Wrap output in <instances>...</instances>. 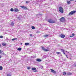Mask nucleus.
Returning a JSON list of instances; mask_svg holds the SVG:
<instances>
[{
  "mask_svg": "<svg viewBox=\"0 0 76 76\" xmlns=\"http://www.w3.org/2000/svg\"><path fill=\"white\" fill-rule=\"evenodd\" d=\"M58 10L59 12L61 13H63L64 12L63 8L61 7H59Z\"/></svg>",
  "mask_w": 76,
  "mask_h": 76,
  "instance_id": "1",
  "label": "nucleus"
},
{
  "mask_svg": "<svg viewBox=\"0 0 76 76\" xmlns=\"http://www.w3.org/2000/svg\"><path fill=\"white\" fill-rule=\"evenodd\" d=\"M48 21L49 23H54L55 22V21L52 20L51 19L48 20Z\"/></svg>",
  "mask_w": 76,
  "mask_h": 76,
  "instance_id": "2",
  "label": "nucleus"
},
{
  "mask_svg": "<svg viewBox=\"0 0 76 76\" xmlns=\"http://www.w3.org/2000/svg\"><path fill=\"white\" fill-rule=\"evenodd\" d=\"M76 11H72L71 12H70L69 13V15H72L74 14V13H76Z\"/></svg>",
  "mask_w": 76,
  "mask_h": 76,
  "instance_id": "3",
  "label": "nucleus"
},
{
  "mask_svg": "<svg viewBox=\"0 0 76 76\" xmlns=\"http://www.w3.org/2000/svg\"><path fill=\"white\" fill-rule=\"evenodd\" d=\"M60 20L61 22H64V20H65V18H64V17H62L60 19Z\"/></svg>",
  "mask_w": 76,
  "mask_h": 76,
  "instance_id": "4",
  "label": "nucleus"
},
{
  "mask_svg": "<svg viewBox=\"0 0 76 76\" xmlns=\"http://www.w3.org/2000/svg\"><path fill=\"white\" fill-rule=\"evenodd\" d=\"M20 7H21L22 9H24V10H26L28 9V8H27V7L24 6H20Z\"/></svg>",
  "mask_w": 76,
  "mask_h": 76,
  "instance_id": "5",
  "label": "nucleus"
},
{
  "mask_svg": "<svg viewBox=\"0 0 76 76\" xmlns=\"http://www.w3.org/2000/svg\"><path fill=\"white\" fill-rule=\"evenodd\" d=\"M42 49L44 51H49V50L45 49V48H44V47H42Z\"/></svg>",
  "mask_w": 76,
  "mask_h": 76,
  "instance_id": "6",
  "label": "nucleus"
},
{
  "mask_svg": "<svg viewBox=\"0 0 76 76\" xmlns=\"http://www.w3.org/2000/svg\"><path fill=\"white\" fill-rule=\"evenodd\" d=\"M36 61L38 62H40V61H41V59L38 58L36 60Z\"/></svg>",
  "mask_w": 76,
  "mask_h": 76,
  "instance_id": "7",
  "label": "nucleus"
},
{
  "mask_svg": "<svg viewBox=\"0 0 76 76\" xmlns=\"http://www.w3.org/2000/svg\"><path fill=\"white\" fill-rule=\"evenodd\" d=\"M15 12H19V10H18V9L17 8H15L14 10Z\"/></svg>",
  "mask_w": 76,
  "mask_h": 76,
  "instance_id": "8",
  "label": "nucleus"
},
{
  "mask_svg": "<svg viewBox=\"0 0 76 76\" xmlns=\"http://www.w3.org/2000/svg\"><path fill=\"white\" fill-rule=\"evenodd\" d=\"M61 38H64V37H65V35L64 34H61Z\"/></svg>",
  "mask_w": 76,
  "mask_h": 76,
  "instance_id": "9",
  "label": "nucleus"
},
{
  "mask_svg": "<svg viewBox=\"0 0 76 76\" xmlns=\"http://www.w3.org/2000/svg\"><path fill=\"white\" fill-rule=\"evenodd\" d=\"M66 3L68 4H70V1H66Z\"/></svg>",
  "mask_w": 76,
  "mask_h": 76,
  "instance_id": "10",
  "label": "nucleus"
},
{
  "mask_svg": "<svg viewBox=\"0 0 76 76\" xmlns=\"http://www.w3.org/2000/svg\"><path fill=\"white\" fill-rule=\"evenodd\" d=\"M18 50V51H21V50H22V48H18L17 49Z\"/></svg>",
  "mask_w": 76,
  "mask_h": 76,
  "instance_id": "11",
  "label": "nucleus"
},
{
  "mask_svg": "<svg viewBox=\"0 0 76 76\" xmlns=\"http://www.w3.org/2000/svg\"><path fill=\"white\" fill-rule=\"evenodd\" d=\"M2 45H3V46H6V43H3L2 44Z\"/></svg>",
  "mask_w": 76,
  "mask_h": 76,
  "instance_id": "12",
  "label": "nucleus"
},
{
  "mask_svg": "<svg viewBox=\"0 0 76 76\" xmlns=\"http://www.w3.org/2000/svg\"><path fill=\"white\" fill-rule=\"evenodd\" d=\"M25 45H29V43H26L25 44Z\"/></svg>",
  "mask_w": 76,
  "mask_h": 76,
  "instance_id": "13",
  "label": "nucleus"
},
{
  "mask_svg": "<svg viewBox=\"0 0 76 76\" xmlns=\"http://www.w3.org/2000/svg\"><path fill=\"white\" fill-rule=\"evenodd\" d=\"M14 23H13V22H12L11 23V25H12V26H14Z\"/></svg>",
  "mask_w": 76,
  "mask_h": 76,
  "instance_id": "14",
  "label": "nucleus"
},
{
  "mask_svg": "<svg viewBox=\"0 0 76 76\" xmlns=\"http://www.w3.org/2000/svg\"><path fill=\"white\" fill-rule=\"evenodd\" d=\"M44 37H48V35H44Z\"/></svg>",
  "mask_w": 76,
  "mask_h": 76,
  "instance_id": "15",
  "label": "nucleus"
},
{
  "mask_svg": "<svg viewBox=\"0 0 76 76\" xmlns=\"http://www.w3.org/2000/svg\"><path fill=\"white\" fill-rule=\"evenodd\" d=\"M66 73L65 72H64L63 73V75H64V76H65V75H66Z\"/></svg>",
  "mask_w": 76,
  "mask_h": 76,
  "instance_id": "16",
  "label": "nucleus"
},
{
  "mask_svg": "<svg viewBox=\"0 0 76 76\" xmlns=\"http://www.w3.org/2000/svg\"><path fill=\"white\" fill-rule=\"evenodd\" d=\"M32 70H36V68H32Z\"/></svg>",
  "mask_w": 76,
  "mask_h": 76,
  "instance_id": "17",
  "label": "nucleus"
},
{
  "mask_svg": "<svg viewBox=\"0 0 76 76\" xmlns=\"http://www.w3.org/2000/svg\"><path fill=\"white\" fill-rule=\"evenodd\" d=\"M68 75H72V73L70 72H68L67 73Z\"/></svg>",
  "mask_w": 76,
  "mask_h": 76,
  "instance_id": "18",
  "label": "nucleus"
},
{
  "mask_svg": "<svg viewBox=\"0 0 76 76\" xmlns=\"http://www.w3.org/2000/svg\"><path fill=\"white\" fill-rule=\"evenodd\" d=\"M31 28L32 29H35V27L34 26H31Z\"/></svg>",
  "mask_w": 76,
  "mask_h": 76,
  "instance_id": "19",
  "label": "nucleus"
},
{
  "mask_svg": "<svg viewBox=\"0 0 76 76\" xmlns=\"http://www.w3.org/2000/svg\"><path fill=\"white\" fill-rule=\"evenodd\" d=\"M3 69V67L2 66H0V70H1Z\"/></svg>",
  "mask_w": 76,
  "mask_h": 76,
  "instance_id": "20",
  "label": "nucleus"
},
{
  "mask_svg": "<svg viewBox=\"0 0 76 76\" xmlns=\"http://www.w3.org/2000/svg\"><path fill=\"white\" fill-rule=\"evenodd\" d=\"M56 53H57L58 54H61V53H60V52H56Z\"/></svg>",
  "mask_w": 76,
  "mask_h": 76,
  "instance_id": "21",
  "label": "nucleus"
},
{
  "mask_svg": "<svg viewBox=\"0 0 76 76\" xmlns=\"http://www.w3.org/2000/svg\"><path fill=\"white\" fill-rule=\"evenodd\" d=\"M15 39H16V38H14V39H12V41H14V40H15Z\"/></svg>",
  "mask_w": 76,
  "mask_h": 76,
  "instance_id": "22",
  "label": "nucleus"
},
{
  "mask_svg": "<svg viewBox=\"0 0 76 76\" xmlns=\"http://www.w3.org/2000/svg\"><path fill=\"white\" fill-rule=\"evenodd\" d=\"M10 10L11 12H13L14 10H13V8H11V9Z\"/></svg>",
  "mask_w": 76,
  "mask_h": 76,
  "instance_id": "23",
  "label": "nucleus"
},
{
  "mask_svg": "<svg viewBox=\"0 0 76 76\" xmlns=\"http://www.w3.org/2000/svg\"><path fill=\"white\" fill-rule=\"evenodd\" d=\"M50 70L51 71V72L53 73L54 70L53 69H50Z\"/></svg>",
  "mask_w": 76,
  "mask_h": 76,
  "instance_id": "24",
  "label": "nucleus"
},
{
  "mask_svg": "<svg viewBox=\"0 0 76 76\" xmlns=\"http://www.w3.org/2000/svg\"><path fill=\"white\" fill-rule=\"evenodd\" d=\"M61 50L62 52H64V50L63 49H61Z\"/></svg>",
  "mask_w": 76,
  "mask_h": 76,
  "instance_id": "25",
  "label": "nucleus"
},
{
  "mask_svg": "<svg viewBox=\"0 0 76 76\" xmlns=\"http://www.w3.org/2000/svg\"><path fill=\"white\" fill-rule=\"evenodd\" d=\"M7 76H11V75L10 74H7Z\"/></svg>",
  "mask_w": 76,
  "mask_h": 76,
  "instance_id": "26",
  "label": "nucleus"
},
{
  "mask_svg": "<svg viewBox=\"0 0 76 76\" xmlns=\"http://www.w3.org/2000/svg\"><path fill=\"white\" fill-rule=\"evenodd\" d=\"M0 38H3V36H0Z\"/></svg>",
  "mask_w": 76,
  "mask_h": 76,
  "instance_id": "27",
  "label": "nucleus"
},
{
  "mask_svg": "<svg viewBox=\"0 0 76 76\" xmlns=\"http://www.w3.org/2000/svg\"><path fill=\"white\" fill-rule=\"evenodd\" d=\"M30 37H32V34H30Z\"/></svg>",
  "mask_w": 76,
  "mask_h": 76,
  "instance_id": "28",
  "label": "nucleus"
},
{
  "mask_svg": "<svg viewBox=\"0 0 76 76\" xmlns=\"http://www.w3.org/2000/svg\"><path fill=\"white\" fill-rule=\"evenodd\" d=\"M52 73H56V71L54 70L53 71V72Z\"/></svg>",
  "mask_w": 76,
  "mask_h": 76,
  "instance_id": "29",
  "label": "nucleus"
},
{
  "mask_svg": "<svg viewBox=\"0 0 76 76\" xmlns=\"http://www.w3.org/2000/svg\"><path fill=\"white\" fill-rule=\"evenodd\" d=\"M72 36H73V37H74V35H75V34L73 33V34H72Z\"/></svg>",
  "mask_w": 76,
  "mask_h": 76,
  "instance_id": "30",
  "label": "nucleus"
},
{
  "mask_svg": "<svg viewBox=\"0 0 76 76\" xmlns=\"http://www.w3.org/2000/svg\"><path fill=\"white\" fill-rule=\"evenodd\" d=\"M27 69L28 70H29V69H30V67H27Z\"/></svg>",
  "mask_w": 76,
  "mask_h": 76,
  "instance_id": "31",
  "label": "nucleus"
},
{
  "mask_svg": "<svg viewBox=\"0 0 76 76\" xmlns=\"http://www.w3.org/2000/svg\"><path fill=\"white\" fill-rule=\"evenodd\" d=\"M26 3H29V1H26Z\"/></svg>",
  "mask_w": 76,
  "mask_h": 76,
  "instance_id": "32",
  "label": "nucleus"
},
{
  "mask_svg": "<svg viewBox=\"0 0 76 76\" xmlns=\"http://www.w3.org/2000/svg\"><path fill=\"white\" fill-rule=\"evenodd\" d=\"M73 36H70V37H71V38H72V37H73Z\"/></svg>",
  "mask_w": 76,
  "mask_h": 76,
  "instance_id": "33",
  "label": "nucleus"
},
{
  "mask_svg": "<svg viewBox=\"0 0 76 76\" xmlns=\"http://www.w3.org/2000/svg\"><path fill=\"white\" fill-rule=\"evenodd\" d=\"M64 61H66V59H64Z\"/></svg>",
  "mask_w": 76,
  "mask_h": 76,
  "instance_id": "34",
  "label": "nucleus"
},
{
  "mask_svg": "<svg viewBox=\"0 0 76 76\" xmlns=\"http://www.w3.org/2000/svg\"><path fill=\"white\" fill-rule=\"evenodd\" d=\"M6 39H8V40H9V39H8V38L7 37L6 38Z\"/></svg>",
  "mask_w": 76,
  "mask_h": 76,
  "instance_id": "35",
  "label": "nucleus"
},
{
  "mask_svg": "<svg viewBox=\"0 0 76 76\" xmlns=\"http://www.w3.org/2000/svg\"><path fill=\"white\" fill-rule=\"evenodd\" d=\"M0 53H1V50H0Z\"/></svg>",
  "mask_w": 76,
  "mask_h": 76,
  "instance_id": "36",
  "label": "nucleus"
},
{
  "mask_svg": "<svg viewBox=\"0 0 76 76\" xmlns=\"http://www.w3.org/2000/svg\"><path fill=\"white\" fill-rule=\"evenodd\" d=\"M2 54L3 55H4V53H3Z\"/></svg>",
  "mask_w": 76,
  "mask_h": 76,
  "instance_id": "37",
  "label": "nucleus"
},
{
  "mask_svg": "<svg viewBox=\"0 0 76 76\" xmlns=\"http://www.w3.org/2000/svg\"><path fill=\"white\" fill-rule=\"evenodd\" d=\"M70 0V1H72V0L74 1V0Z\"/></svg>",
  "mask_w": 76,
  "mask_h": 76,
  "instance_id": "38",
  "label": "nucleus"
},
{
  "mask_svg": "<svg viewBox=\"0 0 76 76\" xmlns=\"http://www.w3.org/2000/svg\"><path fill=\"white\" fill-rule=\"evenodd\" d=\"M63 53H64V54H65V53L64 52H63Z\"/></svg>",
  "mask_w": 76,
  "mask_h": 76,
  "instance_id": "39",
  "label": "nucleus"
},
{
  "mask_svg": "<svg viewBox=\"0 0 76 76\" xmlns=\"http://www.w3.org/2000/svg\"><path fill=\"white\" fill-rule=\"evenodd\" d=\"M1 56L0 55V58H1Z\"/></svg>",
  "mask_w": 76,
  "mask_h": 76,
  "instance_id": "40",
  "label": "nucleus"
},
{
  "mask_svg": "<svg viewBox=\"0 0 76 76\" xmlns=\"http://www.w3.org/2000/svg\"><path fill=\"white\" fill-rule=\"evenodd\" d=\"M34 72H37V70H35V71H34Z\"/></svg>",
  "mask_w": 76,
  "mask_h": 76,
  "instance_id": "41",
  "label": "nucleus"
},
{
  "mask_svg": "<svg viewBox=\"0 0 76 76\" xmlns=\"http://www.w3.org/2000/svg\"><path fill=\"white\" fill-rule=\"evenodd\" d=\"M70 60H72V58H70Z\"/></svg>",
  "mask_w": 76,
  "mask_h": 76,
  "instance_id": "42",
  "label": "nucleus"
},
{
  "mask_svg": "<svg viewBox=\"0 0 76 76\" xmlns=\"http://www.w3.org/2000/svg\"><path fill=\"white\" fill-rule=\"evenodd\" d=\"M38 32H39V31H38V32L37 31V33H38Z\"/></svg>",
  "mask_w": 76,
  "mask_h": 76,
  "instance_id": "43",
  "label": "nucleus"
},
{
  "mask_svg": "<svg viewBox=\"0 0 76 76\" xmlns=\"http://www.w3.org/2000/svg\"><path fill=\"white\" fill-rule=\"evenodd\" d=\"M47 49H48V48L47 47Z\"/></svg>",
  "mask_w": 76,
  "mask_h": 76,
  "instance_id": "44",
  "label": "nucleus"
},
{
  "mask_svg": "<svg viewBox=\"0 0 76 76\" xmlns=\"http://www.w3.org/2000/svg\"><path fill=\"white\" fill-rule=\"evenodd\" d=\"M0 47H1V44H0Z\"/></svg>",
  "mask_w": 76,
  "mask_h": 76,
  "instance_id": "45",
  "label": "nucleus"
},
{
  "mask_svg": "<svg viewBox=\"0 0 76 76\" xmlns=\"http://www.w3.org/2000/svg\"><path fill=\"white\" fill-rule=\"evenodd\" d=\"M35 56H34V58H35Z\"/></svg>",
  "mask_w": 76,
  "mask_h": 76,
  "instance_id": "46",
  "label": "nucleus"
},
{
  "mask_svg": "<svg viewBox=\"0 0 76 76\" xmlns=\"http://www.w3.org/2000/svg\"><path fill=\"white\" fill-rule=\"evenodd\" d=\"M42 68H43V66H42Z\"/></svg>",
  "mask_w": 76,
  "mask_h": 76,
  "instance_id": "47",
  "label": "nucleus"
},
{
  "mask_svg": "<svg viewBox=\"0 0 76 76\" xmlns=\"http://www.w3.org/2000/svg\"><path fill=\"white\" fill-rule=\"evenodd\" d=\"M66 57H67V55H66Z\"/></svg>",
  "mask_w": 76,
  "mask_h": 76,
  "instance_id": "48",
  "label": "nucleus"
},
{
  "mask_svg": "<svg viewBox=\"0 0 76 76\" xmlns=\"http://www.w3.org/2000/svg\"><path fill=\"white\" fill-rule=\"evenodd\" d=\"M75 2H76V1H75Z\"/></svg>",
  "mask_w": 76,
  "mask_h": 76,
  "instance_id": "49",
  "label": "nucleus"
},
{
  "mask_svg": "<svg viewBox=\"0 0 76 76\" xmlns=\"http://www.w3.org/2000/svg\"><path fill=\"white\" fill-rule=\"evenodd\" d=\"M21 44H22V43H21Z\"/></svg>",
  "mask_w": 76,
  "mask_h": 76,
  "instance_id": "50",
  "label": "nucleus"
},
{
  "mask_svg": "<svg viewBox=\"0 0 76 76\" xmlns=\"http://www.w3.org/2000/svg\"><path fill=\"white\" fill-rule=\"evenodd\" d=\"M67 58H68V57H67Z\"/></svg>",
  "mask_w": 76,
  "mask_h": 76,
  "instance_id": "51",
  "label": "nucleus"
}]
</instances>
